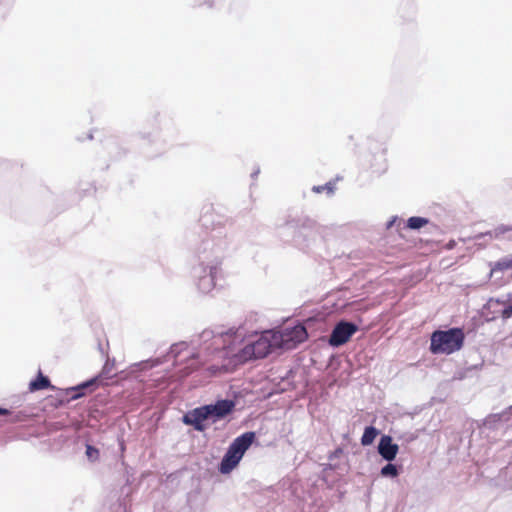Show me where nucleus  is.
<instances>
[{
    "label": "nucleus",
    "instance_id": "obj_13",
    "mask_svg": "<svg viewBox=\"0 0 512 512\" xmlns=\"http://www.w3.org/2000/svg\"><path fill=\"white\" fill-rule=\"evenodd\" d=\"M54 387L51 384V381L48 376H45L41 370L38 371L37 376L30 381L29 383V391L36 392L45 389H53Z\"/></svg>",
    "mask_w": 512,
    "mask_h": 512
},
{
    "label": "nucleus",
    "instance_id": "obj_2",
    "mask_svg": "<svg viewBox=\"0 0 512 512\" xmlns=\"http://www.w3.org/2000/svg\"><path fill=\"white\" fill-rule=\"evenodd\" d=\"M322 226L308 216L288 218L278 227L279 235L285 241L292 242L300 250L314 246L322 231Z\"/></svg>",
    "mask_w": 512,
    "mask_h": 512
},
{
    "label": "nucleus",
    "instance_id": "obj_14",
    "mask_svg": "<svg viewBox=\"0 0 512 512\" xmlns=\"http://www.w3.org/2000/svg\"><path fill=\"white\" fill-rule=\"evenodd\" d=\"M378 434H379V430L376 427H374L372 425L366 426L364 429V432L362 434V437H361V445L369 446V445L373 444V442L375 441Z\"/></svg>",
    "mask_w": 512,
    "mask_h": 512
},
{
    "label": "nucleus",
    "instance_id": "obj_23",
    "mask_svg": "<svg viewBox=\"0 0 512 512\" xmlns=\"http://www.w3.org/2000/svg\"><path fill=\"white\" fill-rule=\"evenodd\" d=\"M509 230L510 228L508 226L501 225L494 230L495 237H498Z\"/></svg>",
    "mask_w": 512,
    "mask_h": 512
},
{
    "label": "nucleus",
    "instance_id": "obj_9",
    "mask_svg": "<svg viewBox=\"0 0 512 512\" xmlns=\"http://www.w3.org/2000/svg\"><path fill=\"white\" fill-rule=\"evenodd\" d=\"M359 330V326L346 319L337 321L331 330L328 338V344L333 348H338L346 344L352 336Z\"/></svg>",
    "mask_w": 512,
    "mask_h": 512
},
{
    "label": "nucleus",
    "instance_id": "obj_18",
    "mask_svg": "<svg viewBox=\"0 0 512 512\" xmlns=\"http://www.w3.org/2000/svg\"><path fill=\"white\" fill-rule=\"evenodd\" d=\"M188 348L187 342H178L171 345L168 355L169 357H172L176 359L184 350Z\"/></svg>",
    "mask_w": 512,
    "mask_h": 512
},
{
    "label": "nucleus",
    "instance_id": "obj_11",
    "mask_svg": "<svg viewBox=\"0 0 512 512\" xmlns=\"http://www.w3.org/2000/svg\"><path fill=\"white\" fill-rule=\"evenodd\" d=\"M377 451L379 455L387 462H392L399 451L398 444L393 442V439L390 435H382L378 442Z\"/></svg>",
    "mask_w": 512,
    "mask_h": 512
},
{
    "label": "nucleus",
    "instance_id": "obj_6",
    "mask_svg": "<svg viewBox=\"0 0 512 512\" xmlns=\"http://www.w3.org/2000/svg\"><path fill=\"white\" fill-rule=\"evenodd\" d=\"M464 341L465 334L462 328L437 329L430 336L429 351L434 355H450L459 351L463 347Z\"/></svg>",
    "mask_w": 512,
    "mask_h": 512
},
{
    "label": "nucleus",
    "instance_id": "obj_26",
    "mask_svg": "<svg viewBox=\"0 0 512 512\" xmlns=\"http://www.w3.org/2000/svg\"><path fill=\"white\" fill-rule=\"evenodd\" d=\"M336 469H337V465L330 461V463L324 464L323 471L324 472H326V471H334Z\"/></svg>",
    "mask_w": 512,
    "mask_h": 512
},
{
    "label": "nucleus",
    "instance_id": "obj_15",
    "mask_svg": "<svg viewBox=\"0 0 512 512\" xmlns=\"http://www.w3.org/2000/svg\"><path fill=\"white\" fill-rule=\"evenodd\" d=\"M512 270V254L496 261L491 267V274Z\"/></svg>",
    "mask_w": 512,
    "mask_h": 512
},
{
    "label": "nucleus",
    "instance_id": "obj_28",
    "mask_svg": "<svg viewBox=\"0 0 512 512\" xmlns=\"http://www.w3.org/2000/svg\"><path fill=\"white\" fill-rule=\"evenodd\" d=\"M397 217L394 216L392 217L387 223H386V227L387 229H390L391 227H393L394 223L397 221Z\"/></svg>",
    "mask_w": 512,
    "mask_h": 512
},
{
    "label": "nucleus",
    "instance_id": "obj_31",
    "mask_svg": "<svg viewBox=\"0 0 512 512\" xmlns=\"http://www.w3.org/2000/svg\"><path fill=\"white\" fill-rule=\"evenodd\" d=\"M147 137H148V139H149V141H150V142H153V141H154V139H151V134H148V136H147Z\"/></svg>",
    "mask_w": 512,
    "mask_h": 512
},
{
    "label": "nucleus",
    "instance_id": "obj_27",
    "mask_svg": "<svg viewBox=\"0 0 512 512\" xmlns=\"http://www.w3.org/2000/svg\"><path fill=\"white\" fill-rule=\"evenodd\" d=\"M0 415L12 416V412L7 408L0 407Z\"/></svg>",
    "mask_w": 512,
    "mask_h": 512
},
{
    "label": "nucleus",
    "instance_id": "obj_17",
    "mask_svg": "<svg viewBox=\"0 0 512 512\" xmlns=\"http://www.w3.org/2000/svg\"><path fill=\"white\" fill-rule=\"evenodd\" d=\"M400 472L401 466L393 464L392 462H388L380 470L381 476L386 478H396L399 476Z\"/></svg>",
    "mask_w": 512,
    "mask_h": 512
},
{
    "label": "nucleus",
    "instance_id": "obj_3",
    "mask_svg": "<svg viewBox=\"0 0 512 512\" xmlns=\"http://www.w3.org/2000/svg\"><path fill=\"white\" fill-rule=\"evenodd\" d=\"M235 407L236 402L232 399H218L186 412L182 416V422L198 432H204L208 423L214 424L223 420L234 412Z\"/></svg>",
    "mask_w": 512,
    "mask_h": 512
},
{
    "label": "nucleus",
    "instance_id": "obj_19",
    "mask_svg": "<svg viewBox=\"0 0 512 512\" xmlns=\"http://www.w3.org/2000/svg\"><path fill=\"white\" fill-rule=\"evenodd\" d=\"M335 190V185L332 182H327L324 185L313 186L312 191L315 193L326 192L328 195H332Z\"/></svg>",
    "mask_w": 512,
    "mask_h": 512
},
{
    "label": "nucleus",
    "instance_id": "obj_8",
    "mask_svg": "<svg viewBox=\"0 0 512 512\" xmlns=\"http://www.w3.org/2000/svg\"><path fill=\"white\" fill-rule=\"evenodd\" d=\"M273 332L274 341L277 343L278 349L281 350L294 349L308 338L307 330L302 324L280 330H273Z\"/></svg>",
    "mask_w": 512,
    "mask_h": 512
},
{
    "label": "nucleus",
    "instance_id": "obj_25",
    "mask_svg": "<svg viewBox=\"0 0 512 512\" xmlns=\"http://www.w3.org/2000/svg\"><path fill=\"white\" fill-rule=\"evenodd\" d=\"M113 364H110L108 361L104 364L103 368H102V371H101V375L102 376H105V377H109V373L111 371V368H112Z\"/></svg>",
    "mask_w": 512,
    "mask_h": 512
},
{
    "label": "nucleus",
    "instance_id": "obj_16",
    "mask_svg": "<svg viewBox=\"0 0 512 512\" xmlns=\"http://www.w3.org/2000/svg\"><path fill=\"white\" fill-rule=\"evenodd\" d=\"M429 223V219L421 216L409 217L406 221V228L410 230H420Z\"/></svg>",
    "mask_w": 512,
    "mask_h": 512
},
{
    "label": "nucleus",
    "instance_id": "obj_4",
    "mask_svg": "<svg viewBox=\"0 0 512 512\" xmlns=\"http://www.w3.org/2000/svg\"><path fill=\"white\" fill-rule=\"evenodd\" d=\"M231 337L232 335L229 332L215 334L213 330H204L198 336L201 345L200 350L192 353L187 359L188 362L184 367L185 375L201 367L204 362L208 361L209 356L214 353L227 355L228 352L226 350L230 348L227 339Z\"/></svg>",
    "mask_w": 512,
    "mask_h": 512
},
{
    "label": "nucleus",
    "instance_id": "obj_7",
    "mask_svg": "<svg viewBox=\"0 0 512 512\" xmlns=\"http://www.w3.org/2000/svg\"><path fill=\"white\" fill-rule=\"evenodd\" d=\"M276 349H278V346L274 341L273 330H266L256 340L245 344V346L235 354V357L238 362L243 363L265 358Z\"/></svg>",
    "mask_w": 512,
    "mask_h": 512
},
{
    "label": "nucleus",
    "instance_id": "obj_30",
    "mask_svg": "<svg viewBox=\"0 0 512 512\" xmlns=\"http://www.w3.org/2000/svg\"><path fill=\"white\" fill-rule=\"evenodd\" d=\"M259 173H260V169L257 168L255 171L252 172L251 177L256 178Z\"/></svg>",
    "mask_w": 512,
    "mask_h": 512
},
{
    "label": "nucleus",
    "instance_id": "obj_21",
    "mask_svg": "<svg viewBox=\"0 0 512 512\" xmlns=\"http://www.w3.org/2000/svg\"><path fill=\"white\" fill-rule=\"evenodd\" d=\"M343 454V449L341 447L336 448L334 451L330 452L328 455L329 461H334L335 459L341 457Z\"/></svg>",
    "mask_w": 512,
    "mask_h": 512
},
{
    "label": "nucleus",
    "instance_id": "obj_1",
    "mask_svg": "<svg viewBox=\"0 0 512 512\" xmlns=\"http://www.w3.org/2000/svg\"><path fill=\"white\" fill-rule=\"evenodd\" d=\"M209 214L201 218L202 225L211 228L206 232L196 248L197 263L192 267L191 274L200 292L207 294L217 284L221 274L222 259L229 247L227 220Z\"/></svg>",
    "mask_w": 512,
    "mask_h": 512
},
{
    "label": "nucleus",
    "instance_id": "obj_24",
    "mask_svg": "<svg viewBox=\"0 0 512 512\" xmlns=\"http://www.w3.org/2000/svg\"><path fill=\"white\" fill-rule=\"evenodd\" d=\"M161 363H162V361L160 359L147 360V361L142 362V364L145 366V368L146 367H155Z\"/></svg>",
    "mask_w": 512,
    "mask_h": 512
},
{
    "label": "nucleus",
    "instance_id": "obj_10",
    "mask_svg": "<svg viewBox=\"0 0 512 512\" xmlns=\"http://www.w3.org/2000/svg\"><path fill=\"white\" fill-rule=\"evenodd\" d=\"M98 384L99 378L94 377L83 381L76 386L66 388L65 394L67 396V401L70 402L84 397L87 393L94 391L98 387Z\"/></svg>",
    "mask_w": 512,
    "mask_h": 512
},
{
    "label": "nucleus",
    "instance_id": "obj_29",
    "mask_svg": "<svg viewBox=\"0 0 512 512\" xmlns=\"http://www.w3.org/2000/svg\"><path fill=\"white\" fill-rule=\"evenodd\" d=\"M21 420H22V417H21L20 413H18L16 415H13L12 418L9 421L14 423V422H18V421H21Z\"/></svg>",
    "mask_w": 512,
    "mask_h": 512
},
{
    "label": "nucleus",
    "instance_id": "obj_12",
    "mask_svg": "<svg viewBox=\"0 0 512 512\" xmlns=\"http://www.w3.org/2000/svg\"><path fill=\"white\" fill-rule=\"evenodd\" d=\"M512 413V406L500 413H494L487 416L483 422L486 429L499 430L504 428V425L509 420V415Z\"/></svg>",
    "mask_w": 512,
    "mask_h": 512
},
{
    "label": "nucleus",
    "instance_id": "obj_22",
    "mask_svg": "<svg viewBox=\"0 0 512 512\" xmlns=\"http://www.w3.org/2000/svg\"><path fill=\"white\" fill-rule=\"evenodd\" d=\"M501 316L503 319H508L512 317V303L503 308V310L501 311Z\"/></svg>",
    "mask_w": 512,
    "mask_h": 512
},
{
    "label": "nucleus",
    "instance_id": "obj_20",
    "mask_svg": "<svg viewBox=\"0 0 512 512\" xmlns=\"http://www.w3.org/2000/svg\"><path fill=\"white\" fill-rule=\"evenodd\" d=\"M85 454L91 462H94L99 457V450L94 446L87 444Z\"/></svg>",
    "mask_w": 512,
    "mask_h": 512
},
{
    "label": "nucleus",
    "instance_id": "obj_5",
    "mask_svg": "<svg viewBox=\"0 0 512 512\" xmlns=\"http://www.w3.org/2000/svg\"><path fill=\"white\" fill-rule=\"evenodd\" d=\"M256 438V433L254 431H247L237 436L230 443L218 464V471L222 475L231 473L239 465L246 451L256 441Z\"/></svg>",
    "mask_w": 512,
    "mask_h": 512
}]
</instances>
